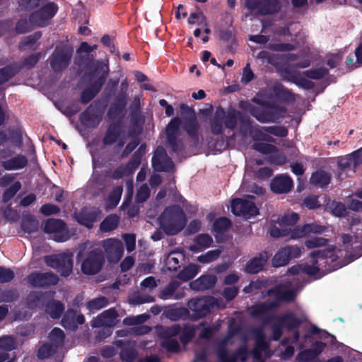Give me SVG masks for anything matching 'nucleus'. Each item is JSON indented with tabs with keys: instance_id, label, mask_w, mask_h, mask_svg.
Wrapping results in <instances>:
<instances>
[{
	"instance_id": "obj_1",
	"label": "nucleus",
	"mask_w": 362,
	"mask_h": 362,
	"mask_svg": "<svg viewBox=\"0 0 362 362\" xmlns=\"http://www.w3.org/2000/svg\"><path fill=\"white\" fill-rule=\"evenodd\" d=\"M238 121L244 127H248L252 124L250 117L244 112L231 107L226 110L219 105L209 120L211 132L216 136L223 135V127L233 131Z\"/></svg>"
},
{
	"instance_id": "obj_2",
	"label": "nucleus",
	"mask_w": 362,
	"mask_h": 362,
	"mask_svg": "<svg viewBox=\"0 0 362 362\" xmlns=\"http://www.w3.org/2000/svg\"><path fill=\"white\" fill-rule=\"evenodd\" d=\"M252 101L261 107H257L248 102L243 107L253 117L261 123H279L287 112L284 106L274 101L253 98Z\"/></svg>"
},
{
	"instance_id": "obj_3",
	"label": "nucleus",
	"mask_w": 362,
	"mask_h": 362,
	"mask_svg": "<svg viewBox=\"0 0 362 362\" xmlns=\"http://www.w3.org/2000/svg\"><path fill=\"white\" fill-rule=\"evenodd\" d=\"M310 257L311 264H303V273L310 276H315L321 270L328 273L337 269L331 265L338 259L334 247L313 251L310 253Z\"/></svg>"
},
{
	"instance_id": "obj_4",
	"label": "nucleus",
	"mask_w": 362,
	"mask_h": 362,
	"mask_svg": "<svg viewBox=\"0 0 362 362\" xmlns=\"http://www.w3.org/2000/svg\"><path fill=\"white\" fill-rule=\"evenodd\" d=\"M160 228L168 235L179 233L186 225V216L178 205L170 206L165 209L159 217Z\"/></svg>"
},
{
	"instance_id": "obj_5",
	"label": "nucleus",
	"mask_w": 362,
	"mask_h": 362,
	"mask_svg": "<svg viewBox=\"0 0 362 362\" xmlns=\"http://www.w3.org/2000/svg\"><path fill=\"white\" fill-rule=\"evenodd\" d=\"M76 258L78 262L81 261V272L86 275H95L99 273L105 262L103 250L93 247L86 251L80 250Z\"/></svg>"
},
{
	"instance_id": "obj_6",
	"label": "nucleus",
	"mask_w": 362,
	"mask_h": 362,
	"mask_svg": "<svg viewBox=\"0 0 362 362\" xmlns=\"http://www.w3.org/2000/svg\"><path fill=\"white\" fill-rule=\"evenodd\" d=\"M268 293L275 295L276 300L260 303L252 306L251 315L254 317H262L268 312L276 309L280 301L292 302L296 298L295 292L291 289L283 291L279 288H273L269 290Z\"/></svg>"
},
{
	"instance_id": "obj_7",
	"label": "nucleus",
	"mask_w": 362,
	"mask_h": 362,
	"mask_svg": "<svg viewBox=\"0 0 362 362\" xmlns=\"http://www.w3.org/2000/svg\"><path fill=\"white\" fill-rule=\"evenodd\" d=\"M216 303V300L213 296L192 298L187 303V306L192 311L190 320L197 321L206 317L211 313Z\"/></svg>"
},
{
	"instance_id": "obj_8",
	"label": "nucleus",
	"mask_w": 362,
	"mask_h": 362,
	"mask_svg": "<svg viewBox=\"0 0 362 362\" xmlns=\"http://www.w3.org/2000/svg\"><path fill=\"white\" fill-rule=\"evenodd\" d=\"M104 108L99 100L93 101L79 115L81 124L86 128L97 127L103 119Z\"/></svg>"
},
{
	"instance_id": "obj_9",
	"label": "nucleus",
	"mask_w": 362,
	"mask_h": 362,
	"mask_svg": "<svg viewBox=\"0 0 362 362\" xmlns=\"http://www.w3.org/2000/svg\"><path fill=\"white\" fill-rule=\"evenodd\" d=\"M73 55V49L69 47H57L49 57V65L56 73H62L70 64Z\"/></svg>"
},
{
	"instance_id": "obj_10",
	"label": "nucleus",
	"mask_w": 362,
	"mask_h": 362,
	"mask_svg": "<svg viewBox=\"0 0 362 362\" xmlns=\"http://www.w3.org/2000/svg\"><path fill=\"white\" fill-rule=\"evenodd\" d=\"M58 10L59 7L56 3L48 2L30 13V21L37 27H46L49 24L50 20L57 14Z\"/></svg>"
},
{
	"instance_id": "obj_11",
	"label": "nucleus",
	"mask_w": 362,
	"mask_h": 362,
	"mask_svg": "<svg viewBox=\"0 0 362 362\" xmlns=\"http://www.w3.org/2000/svg\"><path fill=\"white\" fill-rule=\"evenodd\" d=\"M245 6L250 12L256 11L261 16L278 13L281 4L279 0H245Z\"/></svg>"
},
{
	"instance_id": "obj_12",
	"label": "nucleus",
	"mask_w": 362,
	"mask_h": 362,
	"mask_svg": "<svg viewBox=\"0 0 362 362\" xmlns=\"http://www.w3.org/2000/svg\"><path fill=\"white\" fill-rule=\"evenodd\" d=\"M45 262L47 266L56 269L63 276H69L72 272V259L65 254L45 256Z\"/></svg>"
},
{
	"instance_id": "obj_13",
	"label": "nucleus",
	"mask_w": 362,
	"mask_h": 362,
	"mask_svg": "<svg viewBox=\"0 0 362 362\" xmlns=\"http://www.w3.org/2000/svg\"><path fill=\"white\" fill-rule=\"evenodd\" d=\"M303 247L298 245H287L282 247L276 252L272 259V265L274 267L286 266L288 262L296 258H298L302 252Z\"/></svg>"
},
{
	"instance_id": "obj_14",
	"label": "nucleus",
	"mask_w": 362,
	"mask_h": 362,
	"mask_svg": "<svg viewBox=\"0 0 362 362\" xmlns=\"http://www.w3.org/2000/svg\"><path fill=\"white\" fill-rule=\"evenodd\" d=\"M127 105V94L122 90L119 91L107 110L108 119L111 122L119 121V124H122V121L125 117Z\"/></svg>"
},
{
	"instance_id": "obj_15",
	"label": "nucleus",
	"mask_w": 362,
	"mask_h": 362,
	"mask_svg": "<svg viewBox=\"0 0 362 362\" xmlns=\"http://www.w3.org/2000/svg\"><path fill=\"white\" fill-rule=\"evenodd\" d=\"M43 230L46 233H52L53 239L57 242H64L69 238L66 223L62 219L48 218L44 223Z\"/></svg>"
},
{
	"instance_id": "obj_16",
	"label": "nucleus",
	"mask_w": 362,
	"mask_h": 362,
	"mask_svg": "<svg viewBox=\"0 0 362 362\" xmlns=\"http://www.w3.org/2000/svg\"><path fill=\"white\" fill-rule=\"evenodd\" d=\"M152 167L156 172L169 173L174 170L175 164L162 146H158L154 151L151 159Z\"/></svg>"
},
{
	"instance_id": "obj_17",
	"label": "nucleus",
	"mask_w": 362,
	"mask_h": 362,
	"mask_svg": "<svg viewBox=\"0 0 362 362\" xmlns=\"http://www.w3.org/2000/svg\"><path fill=\"white\" fill-rule=\"evenodd\" d=\"M274 320L279 321L288 331H291L298 329L307 320V317L305 315L297 317L293 312L288 311L280 317L266 316L263 318V322L264 324H268Z\"/></svg>"
},
{
	"instance_id": "obj_18",
	"label": "nucleus",
	"mask_w": 362,
	"mask_h": 362,
	"mask_svg": "<svg viewBox=\"0 0 362 362\" xmlns=\"http://www.w3.org/2000/svg\"><path fill=\"white\" fill-rule=\"evenodd\" d=\"M103 247L104 248L107 261L112 264L117 263L124 253L123 244L117 239L108 238L103 240Z\"/></svg>"
},
{
	"instance_id": "obj_19",
	"label": "nucleus",
	"mask_w": 362,
	"mask_h": 362,
	"mask_svg": "<svg viewBox=\"0 0 362 362\" xmlns=\"http://www.w3.org/2000/svg\"><path fill=\"white\" fill-rule=\"evenodd\" d=\"M231 211L235 216H243L250 218L258 214L259 209L255 204L249 200L235 198L231 202Z\"/></svg>"
},
{
	"instance_id": "obj_20",
	"label": "nucleus",
	"mask_w": 362,
	"mask_h": 362,
	"mask_svg": "<svg viewBox=\"0 0 362 362\" xmlns=\"http://www.w3.org/2000/svg\"><path fill=\"white\" fill-rule=\"evenodd\" d=\"M59 281L58 276L53 272H35L28 276V281L33 287L54 286Z\"/></svg>"
},
{
	"instance_id": "obj_21",
	"label": "nucleus",
	"mask_w": 362,
	"mask_h": 362,
	"mask_svg": "<svg viewBox=\"0 0 362 362\" xmlns=\"http://www.w3.org/2000/svg\"><path fill=\"white\" fill-rule=\"evenodd\" d=\"M54 292L32 291L26 297V305L30 309L45 308L49 298L54 297Z\"/></svg>"
},
{
	"instance_id": "obj_22",
	"label": "nucleus",
	"mask_w": 362,
	"mask_h": 362,
	"mask_svg": "<svg viewBox=\"0 0 362 362\" xmlns=\"http://www.w3.org/2000/svg\"><path fill=\"white\" fill-rule=\"evenodd\" d=\"M122 136H124V129L119 121L110 122L103 137V144L105 146H112Z\"/></svg>"
},
{
	"instance_id": "obj_23",
	"label": "nucleus",
	"mask_w": 362,
	"mask_h": 362,
	"mask_svg": "<svg viewBox=\"0 0 362 362\" xmlns=\"http://www.w3.org/2000/svg\"><path fill=\"white\" fill-rule=\"evenodd\" d=\"M269 259V253L262 251L251 258L245 266V272L249 274H256L262 271Z\"/></svg>"
},
{
	"instance_id": "obj_24",
	"label": "nucleus",
	"mask_w": 362,
	"mask_h": 362,
	"mask_svg": "<svg viewBox=\"0 0 362 362\" xmlns=\"http://www.w3.org/2000/svg\"><path fill=\"white\" fill-rule=\"evenodd\" d=\"M100 214L101 211L98 208L84 207L76 214V219L79 224L90 229L93 227L94 223L97 221Z\"/></svg>"
},
{
	"instance_id": "obj_25",
	"label": "nucleus",
	"mask_w": 362,
	"mask_h": 362,
	"mask_svg": "<svg viewBox=\"0 0 362 362\" xmlns=\"http://www.w3.org/2000/svg\"><path fill=\"white\" fill-rule=\"evenodd\" d=\"M182 128L191 139L193 145L197 146L199 144L200 125L197 116L184 117L182 119Z\"/></svg>"
},
{
	"instance_id": "obj_26",
	"label": "nucleus",
	"mask_w": 362,
	"mask_h": 362,
	"mask_svg": "<svg viewBox=\"0 0 362 362\" xmlns=\"http://www.w3.org/2000/svg\"><path fill=\"white\" fill-rule=\"evenodd\" d=\"M109 66L103 62L97 61L88 67L83 75L84 78H87L91 82L99 80L102 76L104 77V83H105L109 74Z\"/></svg>"
},
{
	"instance_id": "obj_27",
	"label": "nucleus",
	"mask_w": 362,
	"mask_h": 362,
	"mask_svg": "<svg viewBox=\"0 0 362 362\" xmlns=\"http://www.w3.org/2000/svg\"><path fill=\"white\" fill-rule=\"evenodd\" d=\"M293 186V180L286 175L275 176L270 185L271 190L276 194H286L289 192Z\"/></svg>"
},
{
	"instance_id": "obj_28",
	"label": "nucleus",
	"mask_w": 362,
	"mask_h": 362,
	"mask_svg": "<svg viewBox=\"0 0 362 362\" xmlns=\"http://www.w3.org/2000/svg\"><path fill=\"white\" fill-rule=\"evenodd\" d=\"M103 85V76L99 80H95L91 82L90 84L81 92L80 102L83 105L90 103L101 90Z\"/></svg>"
},
{
	"instance_id": "obj_29",
	"label": "nucleus",
	"mask_w": 362,
	"mask_h": 362,
	"mask_svg": "<svg viewBox=\"0 0 362 362\" xmlns=\"http://www.w3.org/2000/svg\"><path fill=\"white\" fill-rule=\"evenodd\" d=\"M85 322V317L82 314H76V312L72 309H68L62 319L61 324L65 329L75 330L78 325H82Z\"/></svg>"
},
{
	"instance_id": "obj_30",
	"label": "nucleus",
	"mask_w": 362,
	"mask_h": 362,
	"mask_svg": "<svg viewBox=\"0 0 362 362\" xmlns=\"http://www.w3.org/2000/svg\"><path fill=\"white\" fill-rule=\"evenodd\" d=\"M217 281V277L214 274H203L196 280L190 283L192 290L204 291L213 288Z\"/></svg>"
},
{
	"instance_id": "obj_31",
	"label": "nucleus",
	"mask_w": 362,
	"mask_h": 362,
	"mask_svg": "<svg viewBox=\"0 0 362 362\" xmlns=\"http://www.w3.org/2000/svg\"><path fill=\"white\" fill-rule=\"evenodd\" d=\"M331 180V174L320 169L312 173L309 182L314 187L325 188L329 185Z\"/></svg>"
},
{
	"instance_id": "obj_32",
	"label": "nucleus",
	"mask_w": 362,
	"mask_h": 362,
	"mask_svg": "<svg viewBox=\"0 0 362 362\" xmlns=\"http://www.w3.org/2000/svg\"><path fill=\"white\" fill-rule=\"evenodd\" d=\"M163 315L172 321H177L180 319H186L189 315V309L185 307H176L175 305L165 306Z\"/></svg>"
},
{
	"instance_id": "obj_33",
	"label": "nucleus",
	"mask_w": 362,
	"mask_h": 362,
	"mask_svg": "<svg viewBox=\"0 0 362 362\" xmlns=\"http://www.w3.org/2000/svg\"><path fill=\"white\" fill-rule=\"evenodd\" d=\"M28 164L26 156L18 154L8 160L0 162V165L6 170H16L25 168Z\"/></svg>"
},
{
	"instance_id": "obj_34",
	"label": "nucleus",
	"mask_w": 362,
	"mask_h": 362,
	"mask_svg": "<svg viewBox=\"0 0 362 362\" xmlns=\"http://www.w3.org/2000/svg\"><path fill=\"white\" fill-rule=\"evenodd\" d=\"M64 305L59 300H56L54 297L49 298L45 307V312L54 320L61 317L64 312Z\"/></svg>"
},
{
	"instance_id": "obj_35",
	"label": "nucleus",
	"mask_w": 362,
	"mask_h": 362,
	"mask_svg": "<svg viewBox=\"0 0 362 362\" xmlns=\"http://www.w3.org/2000/svg\"><path fill=\"white\" fill-rule=\"evenodd\" d=\"M213 243L212 238L206 233L197 235L194 239V244L189 246V250L197 253L209 247Z\"/></svg>"
},
{
	"instance_id": "obj_36",
	"label": "nucleus",
	"mask_w": 362,
	"mask_h": 362,
	"mask_svg": "<svg viewBox=\"0 0 362 362\" xmlns=\"http://www.w3.org/2000/svg\"><path fill=\"white\" fill-rule=\"evenodd\" d=\"M34 23L30 21V14L28 18L26 16H21L17 20L13 28V35H19L28 33L34 28Z\"/></svg>"
},
{
	"instance_id": "obj_37",
	"label": "nucleus",
	"mask_w": 362,
	"mask_h": 362,
	"mask_svg": "<svg viewBox=\"0 0 362 362\" xmlns=\"http://www.w3.org/2000/svg\"><path fill=\"white\" fill-rule=\"evenodd\" d=\"M273 92L275 97L281 102L288 103L296 100V94L281 84L274 86Z\"/></svg>"
},
{
	"instance_id": "obj_38",
	"label": "nucleus",
	"mask_w": 362,
	"mask_h": 362,
	"mask_svg": "<svg viewBox=\"0 0 362 362\" xmlns=\"http://www.w3.org/2000/svg\"><path fill=\"white\" fill-rule=\"evenodd\" d=\"M22 67L18 63H12L0 69V85L8 81L17 75Z\"/></svg>"
},
{
	"instance_id": "obj_39",
	"label": "nucleus",
	"mask_w": 362,
	"mask_h": 362,
	"mask_svg": "<svg viewBox=\"0 0 362 362\" xmlns=\"http://www.w3.org/2000/svg\"><path fill=\"white\" fill-rule=\"evenodd\" d=\"M39 228L38 220L33 215H24L22 218L21 228L27 233L36 232Z\"/></svg>"
},
{
	"instance_id": "obj_40",
	"label": "nucleus",
	"mask_w": 362,
	"mask_h": 362,
	"mask_svg": "<svg viewBox=\"0 0 362 362\" xmlns=\"http://www.w3.org/2000/svg\"><path fill=\"white\" fill-rule=\"evenodd\" d=\"M119 218L116 214H110L105 218L100 224V230L103 232H110L117 228Z\"/></svg>"
},
{
	"instance_id": "obj_41",
	"label": "nucleus",
	"mask_w": 362,
	"mask_h": 362,
	"mask_svg": "<svg viewBox=\"0 0 362 362\" xmlns=\"http://www.w3.org/2000/svg\"><path fill=\"white\" fill-rule=\"evenodd\" d=\"M182 257V253L175 250L171 251L165 260L168 269L170 271H177L180 267V259Z\"/></svg>"
},
{
	"instance_id": "obj_42",
	"label": "nucleus",
	"mask_w": 362,
	"mask_h": 362,
	"mask_svg": "<svg viewBox=\"0 0 362 362\" xmlns=\"http://www.w3.org/2000/svg\"><path fill=\"white\" fill-rule=\"evenodd\" d=\"M200 267L194 264H189L185 267L177 275L179 279L187 281L193 279L199 272Z\"/></svg>"
},
{
	"instance_id": "obj_43",
	"label": "nucleus",
	"mask_w": 362,
	"mask_h": 362,
	"mask_svg": "<svg viewBox=\"0 0 362 362\" xmlns=\"http://www.w3.org/2000/svg\"><path fill=\"white\" fill-rule=\"evenodd\" d=\"M118 314L115 308H110L104 311L99 316V322L101 325L105 326H112L115 324Z\"/></svg>"
},
{
	"instance_id": "obj_44",
	"label": "nucleus",
	"mask_w": 362,
	"mask_h": 362,
	"mask_svg": "<svg viewBox=\"0 0 362 362\" xmlns=\"http://www.w3.org/2000/svg\"><path fill=\"white\" fill-rule=\"evenodd\" d=\"M146 151V144L145 143L141 144L139 148L134 153L131 159L128 162V165L132 168L136 169L139 168L141 164L142 157L145 154Z\"/></svg>"
},
{
	"instance_id": "obj_45",
	"label": "nucleus",
	"mask_w": 362,
	"mask_h": 362,
	"mask_svg": "<svg viewBox=\"0 0 362 362\" xmlns=\"http://www.w3.org/2000/svg\"><path fill=\"white\" fill-rule=\"evenodd\" d=\"M180 283L177 281L173 280L170 281L160 291L158 295L159 298L163 300L172 298L176 290L180 287Z\"/></svg>"
},
{
	"instance_id": "obj_46",
	"label": "nucleus",
	"mask_w": 362,
	"mask_h": 362,
	"mask_svg": "<svg viewBox=\"0 0 362 362\" xmlns=\"http://www.w3.org/2000/svg\"><path fill=\"white\" fill-rule=\"evenodd\" d=\"M231 221L227 217L217 218L213 223V230L218 234H223L231 227Z\"/></svg>"
},
{
	"instance_id": "obj_47",
	"label": "nucleus",
	"mask_w": 362,
	"mask_h": 362,
	"mask_svg": "<svg viewBox=\"0 0 362 362\" xmlns=\"http://www.w3.org/2000/svg\"><path fill=\"white\" fill-rule=\"evenodd\" d=\"M42 37L41 31H36L34 33L23 37L18 44L20 50H23L27 47H30L36 43Z\"/></svg>"
},
{
	"instance_id": "obj_48",
	"label": "nucleus",
	"mask_w": 362,
	"mask_h": 362,
	"mask_svg": "<svg viewBox=\"0 0 362 362\" xmlns=\"http://www.w3.org/2000/svg\"><path fill=\"white\" fill-rule=\"evenodd\" d=\"M303 76L310 79L320 80L328 74V70L324 67L306 70L302 73Z\"/></svg>"
},
{
	"instance_id": "obj_49",
	"label": "nucleus",
	"mask_w": 362,
	"mask_h": 362,
	"mask_svg": "<svg viewBox=\"0 0 362 362\" xmlns=\"http://www.w3.org/2000/svg\"><path fill=\"white\" fill-rule=\"evenodd\" d=\"M21 184L19 181L15 182L8 188H7L3 193L2 202L4 203L8 202L17 192L21 189Z\"/></svg>"
},
{
	"instance_id": "obj_50",
	"label": "nucleus",
	"mask_w": 362,
	"mask_h": 362,
	"mask_svg": "<svg viewBox=\"0 0 362 362\" xmlns=\"http://www.w3.org/2000/svg\"><path fill=\"white\" fill-rule=\"evenodd\" d=\"M221 253L218 249L208 251L197 257V261L202 264H208L216 260Z\"/></svg>"
},
{
	"instance_id": "obj_51",
	"label": "nucleus",
	"mask_w": 362,
	"mask_h": 362,
	"mask_svg": "<svg viewBox=\"0 0 362 362\" xmlns=\"http://www.w3.org/2000/svg\"><path fill=\"white\" fill-rule=\"evenodd\" d=\"M180 125V119L178 117L173 118L170 122L168 123L166 127V137L174 138L177 137V133L179 131V127Z\"/></svg>"
},
{
	"instance_id": "obj_52",
	"label": "nucleus",
	"mask_w": 362,
	"mask_h": 362,
	"mask_svg": "<svg viewBox=\"0 0 362 362\" xmlns=\"http://www.w3.org/2000/svg\"><path fill=\"white\" fill-rule=\"evenodd\" d=\"M137 355V351L129 346L123 347L119 352L121 360L125 362H133Z\"/></svg>"
},
{
	"instance_id": "obj_53",
	"label": "nucleus",
	"mask_w": 362,
	"mask_h": 362,
	"mask_svg": "<svg viewBox=\"0 0 362 362\" xmlns=\"http://www.w3.org/2000/svg\"><path fill=\"white\" fill-rule=\"evenodd\" d=\"M167 142L170 148L171 153H174L179 156L184 152L185 148L184 144L181 141H178L177 137L167 139Z\"/></svg>"
},
{
	"instance_id": "obj_54",
	"label": "nucleus",
	"mask_w": 362,
	"mask_h": 362,
	"mask_svg": "<svg viewBox=\"0 0 362 362\" xmlns=\"http://www.w3.org/2000/svg\"><path fill=\"white\" fill-rule=\"evenodd\" d=\"M19 298V293L16 289H7L0 292V303H11Z\"/></svg>"
},
{
	"instance_id": "obj_55",
	"label": "nucleus",
	"mask_w": 362,
	"mask_h": 362,
	"mask_svg": "<svg viewBox=\"0 0 362 362\" xmlns=\"http://www.w3.org/2000/svg\"><path fill=\"white\" fill-rule=\"evenodd\" d=\"M299 220V216L296 213H291L284 214L281 218H278V223L282 226H294Z\"/></svg>"
},
{
	"instance_id": "obj_56",
	"label": "nucleus",
	"mask_w": 362,
	"mask_h": 362,
	"mask_svg": "<svg viewBox=\"0 0 362 362\" xmlns=\"http://www.w3.org/2000/svg\"><path fill=\"white\" fill-rule=\"evenodd\" d=\"M21 11H31L38 8L41 4L40 0H16Z\"/></svg>"
},
{
	"instance_id": "obj_57",
	"label": "nucleus",
	"mask_w": 362,
	"mask_h": 362,
	"mask_svg": "<svg viewBox=\"0 0 362 362\" xmlns=\"http://www.w3.org/2000/svg\"><path fill=\"white\" fill-rule=\"evenodd\" d=\"M300 73L294 70L293 67L287 66L282 70V77L284 80L296 83Z\"/></svg>"
},
{
	"instance_id": "obj_58",
	"label": "nucleus",
	"mask_w": 362,
	"mask_h": 362,
	"mask_svg": "<svg viewBox=\"0 0 362 362\" xmlns=\"http://www.w3.org/2000/svg\"><path fill=\"white\" fill-rule=\"evenodd\" d=\"M108 304V300L106 297L101 296L99 298L90 300L87 303V308L90 310H100L106 307Z\"/></svg>"
},
{
	"instance_id": "obj_59",
	"label": "nucleus",
	"mask_w": 362,
	"mask_h": 362,
	"mask_svg": "<svg viewBox=\"0 0 362 362\" xmlns=\"http://www.w3.org/2000/svg\"><path fill=\"white\" fill-rule=\"evenodd\" d=\"M9 140L13 145L21 147L23 144V133L20 128L13 129L9 131Z\"/></svg>"
},
{
	"instance_id": "obj_60",
	"label": "nucleus",
	"mask_w": 362,
	"mask_h": 362,
	"mask_svg": "<svg viewBox=\"0 0 362 362\" xmlns=\"http://www.w3.org/2000/svg\"><path fill=\"white\" fill-rule=\"evenodd\" d=\"M262 129L272 135L279 137H286L288 135V129L283 126L263 127Z\"/></svg>"
},
{
	"instance_id": "obj_61",
	"label": "nucleus",
	"mask_w": 362,
	"mask_h": 362,
	"mask_svg": "<svg viewBox=\"0 0 362 362\" xmlns=\"http://www.w3.org/2000/svg\"><path fill=\"white\" fill-rule=\"evenodd\" d=\"M328 243V240L322 237H313L305 241V246L308 249H313L325 246Z\"/></svg>"
},
{
	"instance_id": "obj_62",
	"label": "nucleus",
	"mask_w": 362,
	"mask_h": 362,
	"mask_svg": "<svg viewBox=\"0 0 362 362\" xmlns=\"http://www.w3.org/2000/svg\"><path fill=\"white\" fill-rule=\"evenodd\" d=\"M317 358L315 352L310 348L300 351L297 355V358L300 362H315Z\"/></svg>"
},
{
	"instance_id": "obj_63",
	"label": "nucleus",
	"mask_w": 362,
	"mask_h": 362,
	"mask_svg": "<svg viewBox=\"0 0 362 362\" xmlns=\"http://www.w3.org/2000/svg\"><path fill=\"white\" fill-rule=\"evenodd\" d=\"M329 209L332 214L336 217H344L346 213L345 205L341 202L333 201L330 204Z\"/></svg>"
},
{
	"instance_id": "obj_64",
	"label": "nucleus",
	"mask_w": 362,
	"mask_h": 362,
	"mask_svg": "<svg viewBox=\"0 0 362 362\" xmlns=\"http://www.w3.org/2000/svg\"><path fill=\"white\" fill-rule=\"evenodd\" d=\"M181 332V327L180 325H173L170 327H165L160 333V336L163 339H170L173 337L177 336Z\"/></svg>"
}]
</instances>
